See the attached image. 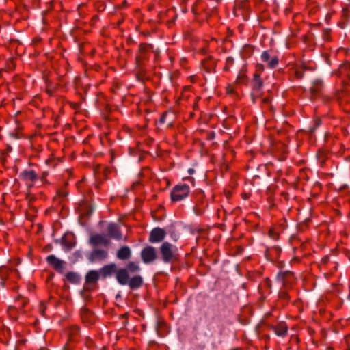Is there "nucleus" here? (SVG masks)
<instances>
[{
  "label": "nucleus",
  "instance_id": "26",
  "mask_svg": "<svg viewBox=\"0 0 350 350\" xmlns=\"http://www.w3.org/2000/svg\"><path fill=\"white\" fill-rule=\"evenodd\" d=\"M329 31H330V29H325L323 30V37H324L325 40H326L327 38L328 37Z\"/></svg>",
  "mask_w": 350,
  "mask_h": 350
},
{
  "label": "nucleus",
  "instance_id": "18",
  "mask_svg": "<svg viewBox=\"0 0 350 350\" xmlns=\"http://www.w3.org/2000/svg\"><path fill=\"white\" fill-rule=\"evenodd\" d=\"M95 210L93 205H85L83 210V215L85 217H90Z\"/></svg>",
  "mask_w": 350,
  "mask_h": 350
},
{
  "label": "nucleus",
  "instance_id": "1",
  "mask_svg": "<svg viewBox=\"0 0 350 350\" xmlns=\"http://www.w3.org/2000/svg\"><path fill=\"white\" fill-rule=\"evenodd\" d=\"M141 271V267L137 262L129 261L126 266L118 269L114 262L102 267L98 272L103 278H110L116 273L117 282L121 286H128L131 290H137L142 286L144 278L137 275Z\"/></svg>",
  "mask_w": 350,
  "mask_h": 350
},
{
  "label": "nucleus",
  "instance_id": "19",
  "mask_svg": "<svg viewBox=\"0 0 350 350\" xmlns=\"http://www.w3.org/2000/svg\"><path fill=\"white\" fill-rule=\"evenodd\" d=\"M60 243H62V247L66 252H68V251L71 250L72 248H74L75 247V243H76V242H66V241L60 242Z\"/></svg>",
  "mask_w": 350,
  "mask_h": 350
},
{
  "label": "nucleus",
  "instance_id": "12",
  "mask_svg": "<svg viewBox=\"0 0 350 350\" xmlns=\"http://www.w3.org/2000/svg\"><path fill=\"white\" fill-rule=\"evenodd\" d=\"M252 89L256 92H259L263 87L264 83L262 81L260 75L258 73H255L254 75V79L252 80Z\"/></svg>",
  "mask_w": 350,
  "mask_h": 350
},
{
  "label": "nucleus",
  "instance_id": "31",
  "mask_svg": "<svg viewBox=\"0 0 350 350\" xmlns=\"http://www.w3.org/2000/svg\"><path fill=\"white\" fill-rule=\"evenodd\" d=\"M341 66H342V68H344L346 70H350V64H349V63H346Z\"/></svg>",
  "mask_w": 350,
  "mask_h": 350
},
{
  "label": "nucleus",
  "instance_id": "6",
  "mask_svg": "<svg viewBox=\"0 0 350 350\" xmlns=\"http://www.w3.org/2000/svg\"><path fill=\"white\" fill-rule=\"evenodd\" d=\"M140 257L145 265L152 264L159 260L158 251L154 247L147 245L141 250Z\"/></svg>",
  "mask_w": 350,
  "mask_h": 350
},
{
  "label": "nucleus",
  "instance_id": "29",
  "mask_svg": "<svg viewBox=\"0 0 350 350\" xmlns=\"http://www.w3.org/2000/svg\"><path fill=\"white\" fill-rule=\"evenodd\" d=\"M244 75H239L237 80L239 81V83H242L244 81Z\"/></svg>",
  "mask_w": 350,
  "mask_h": 350
},
{
  "label": "nucleus",
  "instance_id": "27",
  "mask_svg": "<svg viewBox=\"0 0 350 350\" xmlns=\"http://www.w3.org/2000/svg\"><path fill=\"white\" fill-rule=\"evenodd\" d=\"M243 251V248L241 246H238L237 251L235 252V255L241 254Z\"/></svg>",
  "mask_w": 350,
  "mask_h": 350
},
{
  "label": "nucleus",
  "instance_id": "37",
  "mask_svg": "<svg viewBox=\"0 0 350 350\" xmlns=\"http://www.w3.org/2000/svg\"><path fill=\"white\" fill-rule=\"evenodd\" d=\"M194 172H195V170H194V169H193V168H189V169L188 170V173H189V174H190V175L193 174Z\"/></svg>",
  "mask_w": 350,
  "mask_h": 350
},
{
  "label": "nucleus",
  "instance_id": "25",
  "mask_svg": "<svg viewBox=\"0 0 350 350\" xmlns=\"http://www.w3.org/2000/svg\"><path fill=\"white\" fill-rule=\"evenodd\" d=\"M150 48L152 47V46L150 44V45H146V44H140L139 45V51L141 52H144L145 51H146L148 49V48Z\"/></svg>",
  "mask_w": 350,
  "mask_h": 350
},
{
  "label": "nucleus",
  "instance_id": "7",
  "mask_svg": "<svg viewBox=\"0 0 350 350\" xmlns=\"http://www.w3.org/2000/svg\"><path fill=\"white\" fill-rule=\"evenodd\" d=\"M189 193V187L187 184L178 185L171 191V200L174 202L180 201L187 197Z\"/></svg>",
  "mask_w": 350,
  "mask_h": 350
},
{
  "label": "nucleus",
  "instance_id": "20",
  "mask_svg": "<svg viewBox=\"0 0 350 350\" xmlns=\"http://www.w3.org/2000/svg\"><path fill=\"white\" fill-rule=\"evenodd\" d=\"M268 66L270 68H274L278 64V58L277 56H273L271 57V60L268 62Z\"/></svg>",
  "mask_w": 350,
  "mask_h": 350
},
{
  "label": "nucleus",
  "instance_id": "13",
  "mask_svg": "<svg viewBox=\"0 0 350 350\" xmlns=\"http://www.w3.org/2000/svg\"><path fill=\"white\" fill-rule=\"evenodd\" d=\"M66 278L70 283L73 284H79L81 280V275L78 273L74 271L67 273Z\"/></svg>",
  "mask_w": 350,
  "mask_h": 350
},
{
  "label": "nucleus",
  "instance_id": "41",
  "mask_svg": "<svg viewBox=\"0 0 350 350\" xmlns=\"http://www.w3.org/2000/svg\"><path fill=\"white\" fill-rule=\"evenodd\" d=\"M269 98H264V99H263V102H264V103H268V102H269Z\"/></svg>",
  "mask_w": 350,
  "mask_h": 350
},
{
  "label": "nucleus",
  "instance_id": "38",
  "mask_svg": "<svg viewBox=\"0 0 350 350\" xmlns=\"http://www.w3.org/2000/svg\"><path fill=\"white\" fill-rule=\"evenodd\" d=\"M66 234H64L62 237L61 239H59V241H66ZM55 241H59V239H56Z\"/></svg>",
  "mask_w": 350,
  "mask_h": 350
},
{
  "label": "nucleus",
  "instance_id": "44",
  "mask_svg": "<svg viewBox=\"0 0 350 350\" xmlns=\"http://www.w3.org/2000/svg\"><path fill=\"white\" fill-rule=\"evenodd\" d=\"M251 96L252 97V100H253V101H254V99L253 98V96H253V94H251Z\"/></svg>",
  "mask_w": 350,
  "mask_h": 350
},
{
  "label": "nucleus",
  "instance_id": "28",
  "mask_svg": "<svg viewBox=\"0 0 350 350\" xmlns=\"http://www.w3.org/2000/svg\"><path fill=\"white\" fill-rule=\"evenodd\" d=\"M296 76L298 78H302L304 77V71H301V70H297L296 71Z\"/></svg>",
  "mask_w": 350,
  "mask_h": 350
},
{
  "label": "nucleus",
  "instance_id": "11",
  "mask_svg": "<svg viewBox=\"0 0 350 350\" xmlns=\"http://www.w3.org/2000/svg\"><path fill=\"white\" fill-rule=\"evenodd\" d=\"M100 274L98 271L96 270H90L85 275V282L86 283H96L99 280Z\"/></svg>",
  "mask_w": 350,
  "mask_h": 350
},
{
  "label": "nucleus",
  "instance_id": "5",
  "mask_svg": "<svg viewBox=\"0 0 350 350\" xmlns=\"http://www.w3.org/2000/svg\"><path fill=\"white\" fill-rule=\"evenodd\" d=\"M91 250L85 252V256L90 263H94L105 260L108 257L107 250L101 247L100 242H90ZM107 245L109 242H103Z\"/></svg>",
  "mask_w": 350,
  "mask_h": 350
},
{
  "label": "nucleus",
  "instance_id": "35",
  "mask_svg": "<svg viewBox=\"0 0 350 350\" xmlns=\"http://www.w3.org/2000/svg\"><path fill=\"white\" fill-rule=\"evenodd\" d=\"M165 118H166L165 115H163V116L161 117V118H160V120H159V122H160V123H161V124H163V123H165Z\"/></svg>",
  "mask_w": 350,
  "mask_h": 350
},
{
  "label": "nucleus",
  "instance_id": "46",
  "mask_svg": "<svg viewBox=\"0 0 350 350\" xmlns=\"http://www.w3.org/2000/svg\"><path fill=\"white\" fill-rule=\"evenodd\" d=\"M196 215H200V213L195 211Z\"/></svg>",
  "mask_w": 350,
  "mask_h": 350
},
{
  "label": "nucleus",
  "instance_id": "30",
  "mask_svg": "<svg viewBox=\"0 0 350 350\" xmlns=\"http://www.w3.org/2000/svg\"><path fill=\"white\" fill-rule=\"evenodd\" d=\"M74 255L75 256H77V258H81L82 257V254H81V250H77L75 253H74Z\"/></svg>",
  "mask_w": 350,
  "mask_h": 350
},
{
  "label": "nucleus",
  "instance_id": "43",
  "mask_svg": "<svg viewBox=\"0 0 350 350\" xmlns=\"http://www.w3.org/2000/svg\"><path fill=\"white\" fill-rule=\"evenodd\" d=\"M195 239H196V241H198L199 237H196L195 238Z\"/></svg>",
  "mask_w": 350,
  "mask_h": 350
},
{
  "label": "nucleus",
  "instance_id": "17",
  "mask_svg": "<svg viewBox=\"0 0 350 350\" xmlns=\"http://www.w3.org/2000/svg\"><path fill=\"white\" fill-rule=\"evenodd\" d=\"M254 47L250 44H245L241 49V54L243 57H250L253 54Z\"/></svg>",
  "mask_w": 350,
  "mask_h": 350
},
{
  "label": "nucleus",
  "instance_id": "3",
  "mask_svg": "<svg viewBox=\"0 0 350 350\" xmlns=\"http://www.w3.org/2000/svg\"><path fill=\"white\" fill-rule=\"evenodd\" d=\"M166 232L170 234V237L173 241H178L181 237L186 236L189 234H193L198 231L196 228H193L191 225H187L181 221H176L172 223L166 227Z\"/></svg>",
  "mask_w": 350,
  "mask_h": 350
},
{
  "label": "nucleus",
  "instance_id": "9",
  "mask_svg": "<svg viewBox=\"0 0 350 350\" xmlns=\"http://www.w3.org/2000/svg\"><path fill=\"white\" fill-rule=\"evenodd\" d=\"M167 234L166 229L157 227L153 228L149 236L148 241H163Z\"/></svg>",
  "mask_w": 350,
  "mask_h": 350
},
{
  "label": "nucleus",
  "instance_id": "32",
  "mask_svg": "<svg viewBox=\"0 0 350 350\" xmlns=\"http://www.w3.org/2000/svg\"><path fill=\"white\" fill-rule=\"evenodd\" d=\"M226 62L228 64H233L234 63V58L232 57H228L226 59Z\"/></svg>",
  "mask_w": 350,
  "mask_h": 350
},
{
  "label": "nucleus",
  "instance_id": "33",
  "mask_svg": "<svg viewBox=\"0 0 350 350\" xmlns=\"http://www.w3.org/2000/svg\"><path fill=\"white\" fill-rule=\"evenodd\" d=\"M81 313H82V314H88L90 313V311L87 308H81Z\"/></svg>",
  "mask_w": 350,
  "mask_h": 350
},
{
  "label": "nucleus",
  "instance_id": "10",
  "mask_svg": "<svg viewBox=\"0 0 350 350\" xmlns=\"http://www.w3.org/2000/svg\"><path fill=\"white\" fill-rule=\"evenodd\" d=\"M132 255L131 250L128 246L121 247L116 252V257L120 260H129Z\"/></svg>",
  "mask_w": 350,
  "mask_h": 350
},
{
  "label": "nucleus",
  "instance_id": "22",
  "mask_svg": "<svg viewBox=\"0 0 350 350\" xmlns=\"http://www.w3.org/2000/svg\"><path fill=\"white\" fill-rule=\"evenodd\" d=\"M136 66L139 70V72H143L144 69L142 68V63L140 61V59L139 57H136Z\"/></svg>",
  "mask_w": 350,
  "mask_h": 350
},
{
  "label": "nucleus",
  "instance_id": "21",
  "mask_svg": "<svg viewBox=\"0 0 350 350\" xmlns=\"http://www.w3.org/2000/svg\"><path fill=\"white\" fill-rule=\"evenodd\" d=\"M271 57L269 53V51H265L261 54V59L262 62H268L270 59Z\"/></svg>",
  "mask_w": 350,
  "mask_h": 350
},
{
  "label": "nucleus",
  "instance_id": "4",
  "mask_svg": "<svg viewBox=\"0 0 350 350\" xmlns=\"http://www.w3.org/2000/svg\"><path fill=\"white\" fill-rule=\"evenodd\" d=\"M159 260L164 264H170L178 258V247L170 242H163L159 248Z\"/></svg>",
  "mask_w": 350,
  "mask_h": 350
},
{
  "label": "nucleus",
  "instance_id": "15",
  "mask_svg": "<svg viewBox=\"0 0 350 350\" xmlns=\"http://www.w3.org/2000/svg\"><path fill=\"white\" fill-rule=\"evenodd\" d=\"M323 85V81L320 79H317L313 81L312 87L310 90L312 95H316L320 92V88Z\"/></svg>",
  "mask_w": 350,
  "mask_h": 350
},
{
  "label": "nucleus",
  "instance_id": "16",
  "mask_svg": "<svg viewBox=\"0 0 350 350\" xmlns=\"http://www.w3.org/2000/svg\"><path fill=\"white\" fill-rule=\"evenodd\" d=\"M272 329L279 336H285L288 330L287 327L284 324H281L278 326H273Z\"/></svg>",
  "mask_w": 350,
  "mask_h": 350
},
{
  "label": "nucleus",
  "instance_id": "42",
  "mask_svg": "<svg viewBox=\"0 0 350 350\" xmlns=\"http://www.w3.org/2000/svg\"><path fill=\"white\" fill-rule=\"evenodd\" d=\"M120 297H121V295H120V293L117 294V295H116V299H119V298H120Z\"/></svg>",
  "mask_w": 350,
  "mask_h": 350
},
{
  "label": "nucleus",
  "instance_id": "39",
  "mask_svg": "<svg viewBox=\"0 0 350 350\" xmlns=\"http://www.w3.org/2000/svg\"><path fill=\"white\" fill-rule=\"evenodd\" d=\"M258 70H263L264 66L262 64H259V65H258Z\"/></svg>",
  "mask_w": 350,
  "mask_h": 350
},
{
  "label": "nucleus",
  "instance_id": "40",
  "mask_svg": "<svg viewBox=\"0 0 350 350\" xmlns=\"http://www.w3.org/2000/svg\"><path fill=\"white\" fill-rule=\"evenodd\" d=\"M274 248L277 250L278 252H279L281 249L278 246H275Z\"/></svg>",
  "mask_w": 350,
  "mask_h": 350
},
{
  "label": "nucleus",
  "instance_id": "34",
  "mask_svg": "<svg viewBox=\"0 0 350 350\" xmlns=\"http://www.w3.org/2000/svg\"><path fill=\"white\" fill-rule=\"evenodd\" d=\"M338 25H339L341 28L344 29V28H345V27H347V23L346 22L339 23H338Z\"/></svg>",
  "mask_w": 350,
  "mask_h": 350
},
{
  "label": "nucleus",
  "instance_id": "45",
  "mask_svg": "<svg viewBox=\"0 0 350 350\" xmlns=\"http://www.w3.org/2000/svg\"><path fill=\"white\" fill-rule=\"evenodd\" d=\"M44 309L40 310L41 313H44Z\"/></svg>",
  "mask_w": 350,
  "mask_h": 350
},
{
  "label": "nucleus",
  "instance_id": "8",
  "mask_svg": "<svg viewBox=\"0 0 350 350\" xmlns=\"http://www.w3.org/2000/svg\"><path fill=\"white\" fill-rule=\"evenodd\" d=\"M46 260L49 265L52 266L57 272L63 273L64 270V261L59 259L53 254L48 256Z\"/></svg>",
  "mask_w": 350,
  "mask_h": 350
},
{
  "label": "nucleus",
  "instance_id": "2",
  "mask_svg": "<svg viewBox=\"0 0 350 350\" xmlns=\"http://www.w3.org/2000/svg\"><path fill=\"white\" fill-rule=\"evenodd\" d=\"M100 232L92 236L89 241H108V239L126 240L127 237L122 233V226L118 222H99Z\"/></svg>",
  "mask_w": 350,
  "mask_h": 350
},
{
  "label": "nucleus",
  "instance_id": "36",
  "mask_svg": "<svg viewBox=\"0 0 350 350\" xmlns=\"http://www.w3.org/2000/svg\"><path fill=\"white\" fill-rule=\"evenodd\" d=\"M46 251L49 252L52 250V245L51 244H48L44 249Z\"/></svg>",
  "mask_w": 350,
  "mask_h": 350
},
{
  "label": "nucleus",
  "instance_id": "24",
  "mask_svg": "<svg viewBox=\"0 0 350 350\" xmlns=\"http://www.w3.org/2000/svg\"><path fill=\"white\" fill-rule=\"evenodd\" d=\"M321 124V121L318 120L315 122L314 126H311L310 128V133H312L314 132L317 127L319 126Z\"/></svg>",
  "mask_w": 350,
  "mask_h": 350
},
{
  "label": "nucleus",
  "instance_id": "23",
  "mask_svg": "<svg viewBox=\"0 0 350 350\" xmlns=\"http://www.w3.org/2000/svg\"><path fill=\"white\" fill-rule=\"evenodd\" d=\"M269 237L271 239H273V240L280 239L278 233L273 230L269 231Z\"/></svg>",
  "mask_w": 350,
  "mask_h": 350
},
{
  "label": "nucleus",
  "instance_id": "14",
  "mask_svg": "<svg viewBox=\"0 0 350 350\" xmlns=\"http://www.w3.org/2000/svg\"><path fill=\"white\" fill-rule=\"evenodd\" d=\"M19 176L23 180H29L31 181L37 178L36 174L33 170H24L20 174Z\"/></svg>",
  "mask_w": 350,
  "mask_h": 350
}]
</instances>
